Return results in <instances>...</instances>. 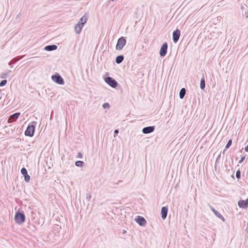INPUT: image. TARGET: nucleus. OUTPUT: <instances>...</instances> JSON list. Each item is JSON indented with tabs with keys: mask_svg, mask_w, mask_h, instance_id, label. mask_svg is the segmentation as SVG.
<instances>
[{
	"mask_svg": "<svg viewBox=\"0 0 248 248\" xmlns=\"http://www.w3.org/2000/svg\"><path fill=\"white\" fill-rule=\"evenodd\" d=\"M36 124L29 125L25 131V135L27 136L32 137L34 135Z\"/></svg>",
	"mask_w": 248,
	"mask_h": 248,
	"instance_id": "f257e3e1",
	"label": "nucleus"
},
{
	"mask_svg": "<svg viewBox=\"0 0 248 248\" xmlns=\"http://www.w3.org/2000/svg\"><path fill=\"white\" fill-rule=\"evenodd\" d=\"M15 219L17 223L21 224L25 220V216L23 213L17 212L15 216Z\"/></svg>",
	"mask_w": 248,
	"mask_h": 248,
	"instance_id": "f03ea898",
	"label": "nucleus"
},
{
	"mask_svg": "<svg viewBox=\"0 0 248 248\" xmlns=\"http://www.w3.org/2000/svg\"><path fill=\"white\" fill-rule=\"evenodd\" d=\"M126 39L124 37L119 38L117 41V43L116 46V49L117 50H122L126 44Z\"/></svg>",
	"mask_w": 248,
	"mask_h": 248,
	"instance_id": "7ed1b4c3",
	"label": "nucleus"
},
{
	"mask_svg": "<svg viewBox=\"0 0 248 248\" xmlns=\"http://www.w3.org/2000/svg\"><path fill=\"white\" fill-rule=\"evenodd\" d=\"M51 78L53 81L58 84L63 85L64 83L63 79L59 74L56 73V74L52 75Z\"/></svg>",
	"mask_w": 248,
	"mask_h": 248,
	"instance_id": "20e7f679",
	"label": "nucleus"
},
{
	"mask_svg": "<svg viewBox=\"0 0 248 248\" xmlns=\"http://www.w3.org/2000/svg\"><path fill=\"white\" fill-rule=\"evenodd\" d=\"M105 81L109 86L113 88H116L118 85L117 81L111 77H107L105 79Z\"/></svg>",
	"mask_w": 248,
	"mask_h": 248,
	"instance_id": "39448f33",
	"label": "nucleus"
},
{
	"mask_svg": "<svg viewBox=\"0 0 248 248\" xmlns=\"http://www.w3.org/2000/svg\"><path fill=\"white\" fill-rule=\"evenodd\" d=\"M167 49L168 44L167 42H165L161 46L159 51V54L161 57H164L166 55L167 53Z\"/></svg>",
	"mask_w": 248,
	"mask_h": 248,
	"instance_id": "423d86ee",
	"label": "nucleus"
},
{
	"mask_svg": "<svg viewBox=\"0 0 248 248\" xmlns=\"http://www.w3.org/2000/svg\"><path fill=\"white\" fill-rule=\"evenodd\" d=\"M20 115V112H16L10 116L8 120V123H12L16 121Z\"/></svg>",
	"mask_w": 248,
	"mask_h": 248,
	"instance_id": "0eeeda50",
	"label": "nucleus"
},
{
	"mask_svg": "<svg viewBox=\"0 0 248 248\" xmlns=\"http://www.w3.org/2000/svg\"><path fill=\"white\" fill-rule=\"evenodd\" d=\"M180 31L178 29H176L173 32L172 39L174 43H176L178 42L180 36Z\"/></svg>",
	"mask_w": 248,
	"mask_h": 248,
	"instance_id": "6e6552de",
	"label": "nucleus"
},
{
	"mask_svg": "<svg viewBox=\"0 0 248 248\" xmlns=\"http://www.w3.org/2000/svg\"><path fill=\"white\" fill-rule=\"evenodd\" d=\"M135 220L136 222L141 226H145L146 224L145 219L141 216H138L137 217L135 218Z\"/></svg>",
	"mask_w": 248,
	"mask_h": 248,
	"instance_id": "1a4fd4ad",
	"label": "nucleus"
},
{
	"mask_svg": "<svg viewBox=\"0 0 248 248\" xmlns=\"http://www.w3.org/2000/svg\"><path fill=\"white\" fill-rule=\"evenodd\" d=\"M238 205L240 208L246 209L248 207V198L246 200H240L238 202Z\"/></svg>",
	"mask_w": 248,
	"mask_h": 248,
	"instance_id": "9d476101",
	"label": "nucleus"
},
{
	"mask_svg": "<svg viewBox=\"0 0 248 248\" xmlns=\"http://www.w3.org/2000/svg\"><path fill=\"white\" fill-rule=\"evenodd\" d=\"M155 129V126H149L144 127L142 130V132L144 134H149L152 132H153Z\"/></svg>",
	"mask_w": 248,
	"mask_h": 248,
	"instance_id": "9b49d317",
	"label": "nucleus"
},
{
	"mask_svg": "<svg viewBox=\"0 0 248 248\" xmlns=\"http://www.w3.org/2000/svg\"><path fill=\"white\" fill-rule=\"evenodd\" d=\"M168 209L166 206H163L161 208V217L163 219H165L167 216Z\"/></svg>",
	"mask_w": 248,
	"mask_h": 248,
	"instance_id": "f8f14e48",
	"label": "nucleus"
},
{
	"mask_svg": "<svg viewBox=\"0 0 248 248\" xmlns=\"http://www.w3.org/2000/svg\"><path fill=\"white\" fill-rule=\"evenodd\" d=\"M57 47V46L55 45H48L45 47L44 49L46 51H50L56 50Z\"/></svg>",
	"mask_w": 248,
	"mask_h": 248,
	"instance_id": "ddd939ff",
	"label": "nucleus"
},
{
	"mask_svg": "<svg viewBox=\"0 0 248 248\" xmlns=\"http://www.w3.org/2000/svg\"><path fill=\"white\" fill-rule=\"evenodd\" d=\"M88 19V16L86 15H84L78 21V23L80 24L81 25H84V24L87 22Z\"/></svg>",
	"mask_w": 248,
	"mask_h": 248,
	"instance_id": "4468645a",
	"label": "nucleus"
},
{
	"mask_svg": "<svg viewBox=\"0 0 248 248\" xmlns=\"http://www.w3.org/2000/svg\"><path fill=\"white\" fill-rule=\"evenodd\" d=\"M83 26V25H81L80 24L78 23L77 24L75 27V31L76 33L77 34H79Z\"/></svg>",
	"mask_w": 248,
	"mask_h": 248,
	"instance_id": "2eb2a0df",
	"label": "nucleus"
},
{
	"mask_svg": "<svg viewBox=\"0 0 248 248\" xmlns=\"http://www.w3.org/2000/svg\"><path fill=\"white\" fill-rule=\"evenodd\" d=\"M11 73V70H9L5 72L2 73L0 76V78L2 79L8 78L9 77Z\"/></svg>",
	"mask_w": 248,
	"mask_h": 248,
	"instance_id": "dca6fc26",
	"label": "nucleus"
},
{
	"mask_svg": "<svg viewBox=\"0 0 248 248\" xmlns=\"http://www.w3.org/2000/svg\"><path fill=\"white\" fill-rule=\"evenodd\" d=\"M186 90L185 88H183L181 89L179 92V97L180 99H183L186 95Z\"/></svg>",
	"mask_w": 248,
	"mask_h": 248,
	"instance_id": "f3484780",
	"label": "nucleus"
},
{
	"mask_svg": "<svg viewBox=\"0 0 248 248\" xmlns=\"http://www.w3.org/2000/svg\"><path fill=\"white\" fill-rule=\"evenodd\" d=\"M124 57L123 55H119L116 58L115 62L117 63H121L124 60Z\"/></svg>",
	"mask_w": 248,
	"mask_h": 248,
	"instance_id": "a211bd4d",
	"label": "nucleus"
},
{
	"mask_svg": "<svg viewBox=\"0 0 248 248\" xmlns=\"http://www.w3.org/2000/svg\"><path fill=\"white\" fill-rule=\"evenodd\" d=\"M205 87V82L204 77L202 78L200 82V88L202 90H203Z\"/></svg>",
	"mask_w": 248,
	"mask_h": 248,
	"instance_id": "6ab92c4d",
	"label": "nucleus"
},
{
	"mask_svg": "<svg viewBox=\"0 0 248 248\" xmlns=\"http://www.w3.org/2000/svg\"><path fill=\"white\" fill-rule=\"evenodd\" d=\"M23 58V57H21L18 59L17 58H13L10 62L8 63V65L11 66L13 63L16 62L18 61L19 60Z\"/></svg>",
	"mask_w": 248,
	"mask_h": 248,
	"instance_id": "aec40b11",
	"label": "nucleus"
},
{
	"mask_svg": "<svg viewBox=\"0 0 248 248\" xmlns=\"http://www.w3.org/2000/svg\"><path fill=\"white\" fill-rule=\"evenodd\" d=\"M214 214L216 216H217V217L221 219V220L223 221H225V219L217 211H216L215 213H214Z\"/></svg>",
	"mask_w": 248,
	"mask_h": 248,
	"instance_id": "412c9836",
	"label": "nucleus"
},
{
	"mask_svg": "<svg viewBox=\"0 0 248 248\" xmlns=\"http://www.w3.org/2000/svg\"><path fill=\"white\" fill-rule=\"evenodd\" d=\"M75 165L77 167H82L84 165V162L82 161H77L75 162Z\"/></svg>",
	"mask_w": 248,
	"mask_h": 248,
	"instance_id": "4be33fe9",
	"label": "nucleus"
},
{
	"mask_svg": "<svg viewBox=\"0 0 248 248\" xmlns=\"http://www.w3.org/2000/svg\"><path fill=\"white\" fill-rule=\"evenodd\" d=\"M21 173L23 176L27 175L28 174V172L26 169L22 168L21 170Z\"/></svg>",
	"mask_w": 248,
	"mask_h": 248,
	"instance_id": "5701e85b",
	"label": "nucleus"
},
{
	"mask_svg": "<svg viewBox=\"0 0 248 248\" xmlns=\"http://www.w3.org/2000/svg\"><path fill=\"white\" fill-rule=\"evenodd\" d=\"M232 140L230 139L228 141V142L225 146V148L226 149H228L232 145Z\"/></svg>",
	"mask_w": 248,
	"mask_h": 248,
	"instance_id": "b1692460",
	"label": "nucleus"
},
{
	"mask_svg": "<svg viewBox=\"0 0 248 248\" xmlns=\"http://www.w3.org/2000/svg\"><path fill=\"white\" fill-rule=\"evenodd\" d=\"M7 82V80H6V79L2 80L0 82V87H3V86H5Z\"/></svg>",
	"mask_w": 248,
	"mask_h": 248,
	"instance_id": "393cba45",
	"label": "nucleus"
},
{
	"mask_svg": "<svg viewBox=\"0 0 248 248\" xmlns=\"http://www.w3.org/2000/svg\"><path fill=\"white\" fill-rule=\"evenodd\" d=\"M24 176V179H25V181L26 182H29L30 180V179H31V177H30V176L28 174L27 175H25Z\"/></svg>",
	"mask_w": 248,
	"mask_h": 248,
	"instance_id": "a878e982",
	"label": "nucleus"
},
{
	"mask_svg": "<svg viewBox=\"0 0 248 248\" xmlns=\"http://www.w3.org/2000/svg\"><path fill=\"white\" fill-rule=\"evenodd\" d=\"M236 177L237 179H240L241 177V172L240 170H237L236 172Z\"/></svg>",
	"mask_w": 248,
	"mask_h": 248,
	"instance_id": "bb28decb",
	"label": "nucleus"
},
{
	"mask_svg": "<svg viewBox=\"0 0 248 248\" xmlns=\"http://www.w3.org/2000/svg\"><path fill=\"white\" fill-rule=\"evenodd\" d=\"M109 104L108 103H105L103 104L102 107L104 108H109Z\"/></svg>",
	"mask_w": 248,
	"mask_h": 248,
	"instance_id": "cd10ccee",
	"label": "nucleus"
},
{
	"mask_svg": "<svg viewBox=\"0 0 248 248\" xmlns=\"http://www.w3.org/2000/svg\"><path fill=\"white\" fill-rule=\"evenodd\" d=\"M91 198H92V196L90 194L87 193L86 194V199L88 200V201H90Z\"/></svg>",
	"mask_w": 248,
	"mask_h": 248,
	"instance_id": "c85d7f7f",
	"label": "nucleus"
},
{
	"mask_svg": "<svg viewBox=\"0 0 248 248\" xmlns=\"http://www.w3.org/2000/svg\"><path fill=\"white\" fill-rule=\"evenodd\" d=\"M245 158H246V156L245 155L242 156L241 159L239 161L238 163H240V164L242 163L243 161L245 160Z\"/></svg>",
	"mask_w": 248,
	"mask_h": 248,
	"instance_id": "c756f323",
	"label": "nucleus"
},
{
	"mask_svg": "<svg viewBox=\"0 0 248 248\" xmlns=\"http://www.w3.org/2000/svg\"><path fill=\"white\" fill-rule=\"evenodd\" d=\"M209 206L211 209V210H212V211L214 213L216 212V211H217L214 208H213L212 206H211L209 204Z\"/></svg>",
	"mask_w": 248,
	"mask_h": 248,
	"instance_id": "7c9ffc66",
	"label": "nucleus"
},
{
	"mask_svg": "<svg viewBox=\"0 0 248 248\" xmlns=\"http://www.w3.org/2000/svg\"><path fill=\"white\" fill-rule=\"evenodd\" d=\"M78 157H79V158H82V154H81V153L80 152H79L78 153Z\"/></svg>",
	"mask_w": 248,
	"mask_h": 248,
	"instance_id": "2f4dec72",
	"label": "nucleus"
},
{
	"mask_svg": "<svg viewBox=\"0 0 248 248\" xmlns=\"http://www.w3.org/2000/svg\"><path fill=\"white\" fill-rule=\"evenodd\" d=\"M114 134H118L119 133V130L118 129H115L114 130Z\"/></svg>",
	"mask_w": 248,
	"mask_h": 248,
	"instance_id": "473e14b6",
	"label": "nucleus"
},
{
	"mask_svg": "<svg viewBox=\"0 0 248 248\" xmlns=\"http://www.w3.org/2000/svg\"><path fill=\"white\" fill-rule=\"evenodd\" d=\"M21 16V14H19L17 15V17H18L19 18Z\"/></svg>",
	"mask_w": 248,
	"mask_h": 248,
	"instance_id": "72a5a7b5",
	"label": "nucleus"
},
{
	"mask_svg": "<svg viewBox=\"0 0 248 248\" xmlns=\"http://www.w3.org/2000/svg\"><path fill=\"white\" fill-rule=\"evenodd\" d=\"M220 156V155H219L218 156V157H217V159H216V161H217V159H218V158H219Z\"/></svg>",
	"mask_w": 248,
	"mask_h": 248,
	"instance_id": "f704fd0d",
	"label": "nucleus"
},
{
	"mask_svg": "<svg viewBox=\"0 0 248 248\" xmlns=\"http://www.w3.org/2000/svg\"><path fill=\"white\" fill-rule=\"evenodd\" d=\"M246 17L248 18V13L247 14V15H246Z\"/></svg>",
	"mask_w": 248,
	"mask_h": 248,
	"instance_id": "c9c22d12",
	"label": "nucleus"
}]
</instances>
